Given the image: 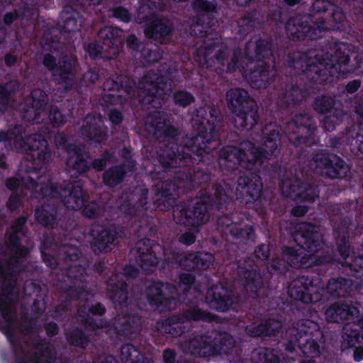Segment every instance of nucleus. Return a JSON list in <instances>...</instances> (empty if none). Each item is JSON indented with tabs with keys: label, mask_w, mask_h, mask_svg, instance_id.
Returning <instances> with one entry per match:
<instances>
[{
	"label": "nucleus",
	"mask_w": 363,
	"mask_h": 363,
	"mask_svg": "<svg viewBox=\"0 0 363 363\" xmlns=\"http://www.w3.org/2000/svg\"><path fill=\"white\" fill-rule=\"evenodd\" d=\"M358 129L360 133L352 138L347 145L351 152L357 156L363 154V118L359 121Z\"/></svg>",
	"instance_id": "a19ab883"
},
{
	"label": "nucleus",
	"mask_w": 363,
	"mask_h": 363,
	"mask_svg": "<svg viewBox=\"0 0 363 363\" xmlns=\"http://www.w3.org/2000/svg\"><path fill=\"white\" fill-rule=\"evenodd\" d=\"M121 358L123 363H154L152 358H149L132 344H123L121 347Z\"/></svg>",
	"instance_id": "2f4dec72"
},
{
	"label": "nucleus",
	"mask_w": 363,
	"mask_h": 363,
	"mask_svg": "<svg viewBox=\"0 0 363 363\" xmlns=\"http://www.w3.org/2000/svg\"><path fill=\"white\" fill-rule=\"evenodd\" d=\"M331 12L330 15L329 21L333 23L335 25L331 28L333 30H346L345 24L347 23L345 21L346 16L342 11V8L336 6L333 3V8L330 11ZM330 28L327 32H329Z\"/></svg>",
	"instance_id": "ea45409f"
},
{
	"label": "nucleus",
	"mask_w": 363,
	"mask_h": 363,
	"mask_svg": "<svg viewBox=\"0 0 363 363\" xmlns=\"http://www.w3.org/2000/svg\"><path fill=\"white\" fill-rule=\"evenodd\" d=\"M220 111L215 106H203L196 109L192 121L196 135L186 138L182 145L168 143L157 153L158 164H154L150 171L152 179H162L165 173L172 172V180H165L156 193L152 207L148 206L147 195L143 194L135 204L123 205L125 216L131 223L130 228L140 239L135 245L137 262L145 272L156 270L164 247L149 238H155L157 231V218L152 211H167L172 208L179 196V188L187 186L195 189L208 184L219 172L210 151L212 142L219 140L216 126L222 121ZM149 131L158 139L169 142L178 139L179 129L170 122L164 111L150 113L146 118Z\"/></svg>",
	"instance_id": "f03ea898"
},
{
	"label": "nucleus",
	"mask_w": 363,
	"mask_h": 363,
	"mask_svg": "<svg viewBox=\"0 0 363 363\" xmlns=\"http://www.w3.org/2000/svg\"><path fill=\"white\" fill-rule=\"evenodd\" d=\"M67 164L75 169L78 172H82L86 169V162L78 155H76L74 158H70L67 162Z\"/></svg>",
	"instance_id": "09e8293b"
},
{
	"label": "nucleus",
	"mask_w": 363,
	"mask_h": 363,
	"mask_svg": "<svg viewBox=\"0 0 363 363\" xmlns=\"http://www.w3.org/2000/svg\"><path fill=\"white\" fill-rule=\"evenodd\" d=\"M293 237L301 248L283 246L282 259L272 258L267 265L266 269L269 276L263 277L266 279H272L274 275H284L288 271V267L308 269L313 266L322 267L335 263V259L331 255L318 257L313 255L320 250L325 245L323 235L316 225L311 223H298L295 227Z\"/></svg>",
	"instance_id": "423d86ee"
},
{
	"label": "nucleus",
	"mask_w": 363,
	"mask_h": 363,
	"mask_svg": "<svg viewBox=\"0 0 363 363\" xmlns=\"http://www.w3.org/2000/svg\"><path fill=\"white\" fill-rule=\"evenodd\" d=\"M138 269L132 264H125L122 273H113L106 281L107 294L116 308L127 306L128 299V284L124 277L135 279L138 276Z\"/></svg>",
	"instance_id": "f3484780"
},
{
	"label": "nucleus",
	"mask_w": 363,
	"mask_h": 363,
	"mask_svg": "<svg viewBox=\"0 0 363 363\" xmlns=\"http://www.w3.org/2000/svg\"><path fill=\"white\" fill-rule=\"evenodd\" d=\"M178 241L183 245L189 246L195 242L196 235L191 231L185 232L178 237Z\"/></svg>",
	"instance_id": "8fccbe9b"
},
{
	"label": "nucleus",
	"mask_w": 363,
	"mask_h": 363,
	"mask_svg": "<svg viewBox=\"0 0 363 363\" xmlns=\"http://www.w3.org/2000/svg\"><path fill=\"white\" fill-rule=\"evenodd\" d=\"M176 358V352L174 350L166 349L163 352L164 363H174Z\"/></svg>",
	"instance_id": "5fc2aeb1"
},
{
	"label": "nucleus",
	"mask_w": 363,
	"mask_h": 363,
	"mask_svg": "<svg viewBox=\"0 0 363 363\" xmlns=\"http://www.w3.org/2000/svg\"><path fill=\"white\" fill-rule=\"evenodd\" d=\"M107 114L108 120L114 125H120L124 118L122 112L116 108H110Z\"/></svg>",
	"instance_id": "de8ad7c7"
},
{
	"label": "nucleus",
	"mask_w": 363,
	"mask_h": 363,
	"mask_svg": "<svg viewBox=\"0 0 363 363\" xmlns=\"http://www.w3.org/2000/svg\"><path fill=\"white\" fill-rule=\"evenodd\" d=\"M260 18V11L256 8H252L245 12L237 21L238 34L247 35L254 30L255 25Z\"/></svg>",
	"instance_id": "7c9ffc66"
},
{
	"label": "nucleus",
	"mask_w": 363,
	"mask_h": 363,
	"mask_svg": "<svg viewBox=\"0 0 363 363\" xmlns=\"http://www.w3.org/2000/svg\"><path fill=\"white\" fill-rule=\"evenodd\" d=\"M106 309L99 303L92 305V316L104 315ZM113 329L117 338L120 340L135 338L141 330V317L137 314H118L113 320H97L92 317V331L99 328Z\"/></svg>",
	"instance_id": "ddd939ff"
},
{
	"label": "nucleus",
	"mask_w": 363,
	"mask_h": 363,
	"mask_svg": "<svg viewBox=\"0 0 363 363\" xmlns=\"http://www.w3.org/2000/svg\"><path fill=\"white\" fill-rule=\"evenodd\" d=\"M362 84L360 79H353L350 81L345 86V91L348 94H354L358 91Z\"/></svg>",
	"instance_id": "864d4df0"
},
{
	"label": "nucleus",
	"mask_w": 363,
	"mask_h": 363,
	"mask_svg": "<svg viewBox=\"0 0 363 363\" xmlns=\"http://www.w3.org/2000/svg\"><path fill=\"white\" fill-rule=\"evenodd\" d=\"M240 267L238 273L245 281V290L255 303L246 311L245 317L250 323L245 327L246 333L252 337L276 336L282 327L281 322L267 318L277 313L296 314L295 304L308 305L316 301L314 295L318 292L320 278L313 275H300L289 284L287 294L290 298L279 294L270 279H266L253 268Z\"/></svg>",
	"instance_id": "7ed1b4c3"
},
{
	"label": "nucleus",
	"mask_w": 363,
	"mask_h": 363,
	"mask_svg": "<svg viewBox=\"0 0 363 363\" xmlns=\"http://www.w3.org/2000/svg\"><path fill=\"white\" fill-rule=\"evenodd\" d=\"M50 119L56 125H60L65 123V118L62 114L57 109H52L50 113Z\"/></svg>",
	"instance_id": "603ef678"
},
{
	"label": "nucleus",
	"mask_w": 363,
	"mask_h": 363,
	"mask_svg": "<svg viewBox=\"0 0 363 363\" xmlns=\"http://www.w3.org/2000/svg\"><path fill=\"white\" fill-rule=\"evenodd\" d=\"M342 339L341 348L342 351L363 343V320L345 324L342 329Z\"/></svg>",
	"instance_id": "a878e982"
},
{
	"label": "nucleus",
	"mask_w": 363,
	"mask_h": 363,
	"mask_svg": "<svg viewBox=\"0 0 363 363\" xmlns=\"http://www.w3.org/2000/svg\"><path fill=\"white\" fill-rule=\"evenodd\" d=\"M174 259L182 269L191 272L207 269L211 264L213 257L209 252L186 251L177 252Z\"/></svg>",
	"instance_id": "412c9836"
},
{
	"label": "nucleus",
	"mask_w": 363,
	"mask_h": 363,
	"mask_svg": "<svg viewBox=\"0 0 363 363\" xmlns=\"http://www.w3.org/2000/svg\"><path fill=\"white\" fill-rule=\"evenodd\" d=\"M323 43L327 51L289 52L286 56L284 65L296 70L298 77L281 79L277 109L272 113L274 121L262 130L264 146L245 140L239 146L225 145L218 152L217 162L223 174L216 182L224 179L233 189L235 186L236 200L259 215L264 213L269 201L264 196L262 180L256 171L265 160L280 154L279 131L295 147L308 145L316 130L314 118L305 112L291 116L311 93L320 90L319 85L332 84L352 72L347 43L333 41V38H325Z\"/></svg>",
	"instance_id": "f257e3e1"
},
{
	"label": "nucleus",
	"mask_w": 363,
	"mask_h": 363,
	"mask_svg": "<svg viewBox=\"0 0 363 363\" xmlns=\"http://www.w3.org/2000/svg\"><path fill=\"white\" fill-rule=\"evenodd\" d=\"M106 166V162L101 158L92 160V169H97L98 171H102L104 169Z\"/></svg>",
	"instance_id": "052dcab7"
},
{
	"label": "nucleus",
	"mask_w": 363,
	"mask_h": 363,
	"mask_svg": "<svg viewBox=\"0 0 363 363\" xmlns=\"http://www.w3.org/2000/svg\"><path fill=\"white\" fill-rule=\"evenodd\" d=\"M279 188L282 194L296 202L313 203L319 197L318 184L308 177V170L301 164H294L291 177L281 179Z\"/></svg>",
	"instance_id": "f8f14e48"
},
{
	"label": "nucleus",
	"mask_w": 363,
	"mask_h": 363,
	"mask_svg": "<svg viewBox=\"0 0 363 363\" xmlns=\"http://www.w3.org/2000/svg\"><path fill=\"white\" fill-rule=\"evenodd\" d=\"M253 363H284L278 354V352L269 347L255 349L251 355Z\"/></svg>",
	"instance_id": "c9c22d12"
},
{
	"label": "nucleus",
	"mask_w": 363,
	"mask_h": 363,
	"mask_svg": "<svg viewBox=\"0 0 363 363\" xmlns=\"http://www.w3.org/2000/svg\"><path fill=\"white\" fill-rule=\"evenodd\" d=\"M21 183L22 185L23 184L28 187L30 186V184L26 180V178H23V181L22 182H20L17 179H10L7 182V186L11 189H15L16 187L20 186Z\"/></svg>",
	"instance_id": "4d7b16f0"
},
{
	"label": "nucleus",
	"mask_w": 363,
	"mask_h": 363,
	"mask_svg": "<svg viewBox=\"0 0 363 363\" xmlns=\"http://www.w3.org/2000/svg\"><path fill=\"white\" fill-rule=\"evenodd\" d=\"M308 208L305 206H297L291 209V214L295 217H301L306 214Z\"/></svg>",
	"instance_id": "13d9d810"
},
{
	"label": "nucleus",
	"mask_w": 363,
	"mask_h": 363,
	"mask_svg": "<svg viewBox=\"0 0 363 363\" xmlns=\"http://www.w3.org/2000/svg\"><path fill=\"white\" fill-rule=\"evenodd\" d=\"M353 107L354 113L359 116V118H363V100L355 99L353 102Z\"/></svg>",
	"instance_id": "6e6d98bb"
},
{
	"label": "nucleus",
	"mask_w": 363,
	"mask_h": 363,
	"mask_svg": "<svg viewBox=\"0 0 363 363\" xmlns=\"http://www.w3.org/2000/svg\"><path fill=\"white\" fill-rule=\"evenodd\" d=\"M333 8V3L329 0H314L311 6V14L309 16H296L290 17L285 24V30L288 38L293 41L305 40H322L329 30L325 19L320 16L315 22L311 18L312 14L326 13Z\"/></svg>",
	"instance_id": "1a4fd4ad"
},
{
	"label": "nucleus",
	"mask_w": 363,
	"mask_h": 363,
	"mask_svg": "<svg viewBox=\"0 0 363 363\" xmlns=\"http://www.w3.org/2000/svg\"><path fill=\"white\" fill-rule=\"evenodd\" d=\"M128 77L122 74H113L108 77L103 84L104 90L107 91H123L125 93H129Z\"/></svg>",
	"instance_id": "e433bc0d"
},
{
	"label": "nucleus",
	"mask_w": 363,
	"mask_h": 363,
	"mask_svg": "<svg viewBox=\"0 0 363 363\" xmlns=\"http://www.w3.org/2000/svg\"><path fill=\"white\" fill-rule=\"evenodd\" d=\"M96 202L92 200V220L95 218V209L94 205ZM94 223L92 222V226ZM117 238L116 233L110 230H101L96 238L94 237V229L92 228V252L95 251L94 247H97L101 252L106 253L112 250L111 245Z\"/></svg>",
	"instance_id": "bb28decb"
},
{
	"label": "nucleus",
	"mask_w": 363,
	"mask_h": 363,
	"mask_svg": "<svg viewBox=\"0 0 363 363\" xmlns=\"http://www.w3.org/2000/svg\"><path fill=\"white\" fill-rule=\"evenodd\" d=\"M228 106L235 115V126L240 130H250L259 119L258 106L248 91L242 88L231 89L226 93Z\"/></svg>",
	"instance_id": "9b49d317"
},
{
	"label": "nucleus",
	"mask_w": 363,
	"mask_h": 363,
	"mask_svg": "<svg viewBox=\"0 0 363 363\" xmlns=\"http://www.w3.org/2000/svg\"><path fill=\"white\" fill-rule=\"evenodd\" d=\"M44 64L47 67L52 69L54 64L53 57L50 55H46L44 58Z\"/></svg>",
	"instance_id": "774afa93"
},
{
	"label": "nucleus",
	"mask_w": 363,
	"mask_h": 363,
	"mask_svg": "<svg viewBox=\"0 0 363 363\" xmlns=\"http://www.w3.org/2000/svg\"><path fill=\"white\" fill-rule=\"evenodd\" d=\"M112 14L114 18L124 23H128L132 19V15L129 11L121 6L113 8Z\"/></svg>",
	"instance_id": "a18cd8bd"
},
{
	"label": "nucleus",
	"mask_w": 363,
	"mask_h": 363,
	"mask_svg": "<svg viewBox=\"0 0 363 363\" xmlns=\"http://www.w3.org/2000/svg\"><path fill=\"white\" fill-rule=\"evenodd\" d=\"M135 21L138 24L144 23V34L147 39L160 43L173 31V26L167 18L152 11L145 13L144 7L138 8Z\"/></svg>",
	"instance_id": "a211bd4d"
},
{
	"label": "nucleus",
	"mask_w": 363,
	"mask_h": 363,
	"mask_svg": "<svg viewBox=\"0 0 363 363\" xmlns=\"http://www.w3.org/2000/svg\"><path fill=\"white\" fill-rule=\"evenodd\" d=\"M254 255L257 260L265 262L267 263L266 265H267L271 262V260L269 261V257L270 255V249L268 245L262 243L257 246L254 250ZM249 266H252L253 268L256 269V270H257V272L260 273L262 277L264 276L266 277L267 276H269V274H267V271L266 269L267 266H265V267L264 268L263 274H262L260 269L257 267V266L254 264L253 260L250 259H245L244 260L242 264H238L237 268V274L240 279H241L244 287L245 281L240 276L238 271L240 267H250Z\"/></svg>",
	"instance_id": "c85d7f7f"
},
{
	"label": "nucleus",
	"mask_w": 363,
	"mask_h": 363,
	"mask_svg": "<svg viewBox=\"0 0 363 363\" xmlns=\"http://www.w3.org/2000/svg\"><path fill=\"white\" fill-rule=\"evenodd\" d=\"M349 7L353 23L348 25L347 33L363 45V0H352Z\"/></svg>",
	"instance_id": "b1692460"
},
{
	"label": "nucleus",
	"mask_w": 363,
	"mask_h": 363,
	"mask_svg": "<svg viewBox=\"0 0 363 363\" xmlns=\"http://www.w3.org/2000/svg\"><path fill=\"white\" fill-rule=\"evenodd\" d=\"M175 287L169 282L154 281L145 289V297L149 305L160 312L170 311L175 298L173 294Z\"/></svg>",
	"instance_id": "6ab92c4d"
},
{
	"label": "nucleus",
	"mask_w": 363,
	"mask_h": 363,
	"mask_svg": "<svg viewBox=\"0 0 363 363\" xmlns=\"http://www.w3.org/2000/svg\"><path fill=\"white\" fill-rule=\"evenodd\" d=\"M162 50L156 44L147 43L139 51V60L144 67L150 66L157 62L162 57Z\"/></svg>",
	"instance_id": "473e14b6"
},
{
	"label": "nucleus",
	"mask_w": 363,
	"mask_h": 363,
	"mask_svg": "<svg viewBox=\"0 0 363 363\" xmlns=\"http://www.w3.org/2000/svg\"><path fill=\"white\" fill-rule=\"evenodd\" d=\"M337 97L335 95L320 94L317 96L313 103V109L318 114L332 113L338 109L336 108Z\"/></svg>",
	"instance_id": "f704fd0d"
},
{
	"label": "nucleus",
	"mask_w": 363,
	"mask_h": 363,
	"mask_svg": "<svg viewBox=\"0 0 363 363\" xmlns=\"http://www.w3.org/2000/svg\"><path fill=\"white\" fill-rule=\"evenodd\" d=\"M35 96H37V92L32 93L33 98V104L32 106L26 110L25 114L23 116L24 118L27 121H33L37 118V115L39 113H37V106L40 104V101L36 100Z\"/></svg>",
	"instance_id": "49530a36"
},
{
	"label": "nucleus",
	"mask_w": 363,
	"mask_h": 363,
	"mask_svg": "<svg viewBox=\"0 0 363 363\" xmlns=\"http://www.w3.org/2000/svg\"><path fill=\"white\" fill-rule=\"evenodd\" d=\"M333 114L325 116L320 121L322 128L325 131H333L337 125L340 124L345 118L346 113L343 109H337Z\"/></svg>",
	"instance_id": "58836bf2"
},
{
	"label": "nucleus",
	"mask_w": 363,
	"mask_h": 363,
	"mask_svg": "<svg viewBox=\"0 0 363 363\" xmlns=\"http://www.w3.org/2000/svg\"><path fill=\"white\" fill-rule=\"evenodd\" d=\"M65 202L67 208L73 210H77L84 205V199L79 193L69 194Z\"/></svg>",
	"instance_id": "c03bdc74"
},
{
	"label": "nucleus",
	"mask_w": 363,
	"mask_h": 363,
	"mask_svg": "<svg viewBox=\"0 0 363 363\" xmlns=\"http://www.w3.org/2000/svg\"><path fill=\"white\" fill-rule=\"evenodd\" d=\"M330 221L337 227L335 243L340 256L345 260L351 257V262H345L348 275L354 279L338 277L328 280L325 291L333 298H340L355 289L363 294V250L355 252L350 240L352 231L358 228L353 220L354 211L350 203H337L331 206Z\"/></svg>",
	"instance_id": "20e7f679"
},
{
	"label": "nucleus",
	"mask_w": 363,
	"mask_h": 363,
	"mask_svg": "<svg viewBox=\"0 0 363 363\" xmlns=\"http://www.w3.org/2000/svg\"><path fill=\"white\" fill-rule=\"evenodd\" d=\"M359 313V308L345 302L337 301L330 305L325 311V319L330 323H341Z\"/></svg>",
	"instance_id": "5701e85b"
},
{
	"label": "nucleus",
	"mask_w": 363,
	"mask_h": 363,
	"mask_svg": "<svg viewBox=\"0 0 363 363\" xmlns=\"http://www.w3.org/2000/svg\"><path fill=\"white\" fill-rule=\"evenodd\" d=\"M308 166L314 173L330 179H342L350 171L343 158L326 149L314 151L308 160Z\"/></svg>",
	"instance_id": "dca6fc26"
},
{
	"label": "nucleus",
	"mask_w": 363,
	"mask_h": 363,
	"mask_svg": "<svg viewBox=\"0 0 363 363\" xmlns=\"http://www.w3.org/2000/svg\"><path fill=\"white\" fill-rule=\"evenodd\" d=\"M256 237L255 229L251 225H242L238 222L230 230L225 238L233 243L226 245L223 252V263L226 265L238 262V246L235 243L247 244L254 242Z\"/></svg>",
	"instance_id": "aec40b11"
},
{
	"label": "nucleus",
	"mask_w": 363,
	"mask_h": 363,
	"mask_svg": "<svg viewBox=\"0 0 363 363\" xmlns=\"http://www.w3.org/2000/svg\"><path fill=\"white\" fill-rule=\"evenodd\" d=\"M98 41H92V58L99 54L101 58L113 60L118 57L125 43L127 48L139 52L144 44L134 35H130L125 40V32L113 26H105L97 33Z\"/></svg>",
	"instance_id": "9d476101"
},
{
	"label": "nucleus",
	"mask_w": 363,
	"mask_h": 363,
	"mask_svg": "<svg viewBox=\"0 0 363 363\" xmlns=\"http://www.w3.org/2000/svg\"><path fill=\"white\" fill-rule=\"evenodd\" d=\"M286 335L289 339L285 343V350L293 352L297 347L302 355L308 358L319 357L320 346L325 343V334L320 325L307 318L294 322Z\"/></svg>",
	"instance_id": "6e6552de"
},
{
	"label": "nucleus",
	"mask_w": 363,
	"mask_h": 363,
	"mask_svg": "<svg viewBox=\"0 0 363 363\" xmlns=\"http://www.w3.org/2000/svg\"><path fill=\"white\" fill-rule=\"evenodd\" d=\"M235 4L239 7H247L249 6L252 2L255 0H234Z\"/></svg>",
	"instance_id": "69168bd1"
},
{
	"label": "nucleus",
	"mask_w": 363,
	"mask_h": 363,
	"mask_svg": "<svg viewBox=\"0 0 363 363\" xmlns=\"http://www.w3.org/2000/svg\"><path fill=\"white\" fill-rule=\"evenodd\" d=\"M96 202L92 200V220L95 218V209L94 205ZM94 223L92 222V226ZM117 238L116 233L110 230H101L96 238L94 237V229L92 228V252L95 251L94 247H97L101 252L106 253L112 250L111 245Z\"/></svg>",
	"instance_id": "cd10ccee"
},
{
	"label": "nucleus",
	"mask_w": 363,
	"mask_h": 363,
	"mask_svg": "<svg viewBox=\"0 0 363 363\" xmlns=\"http://www.w3.org/2000/svg\"><path fill=\"white\" fill-rule=\"evenodd\" d=\"M353 359L355 362H361L363 359V347H354Z\"/></svg>",
	"instance_id": "680f3d73"
},
{
	"label": "nucleus",
	"mask_w": 363,
	"mask_h": 363,
	"mask_svg": "<svg viewBox=\"0 0 363 363\" xmlns=\"http://www.w3.org/2000/svg\"><path fill=\"white\" fill-rule=\"evenodd\" d=\"M172 99L175 105L183 108L189 106L195 101L194 96L184 89L175 91L172 95Z\"/></svg>",
	"instance_id": "79ce46f5"
},
{
	"label": "nucleus",
	"mask_w": 363,
	"mask_h": 363,
	"mask_svg": "<svg viewBox=\"0 0 363 363\" xmlns=\"http://www.w3.org/2000/svg\"><path fill=\"white\" fill-rule=\"evenodd\" d=\"M70 71L71 68L69 66L65 67L63 69L61 67L57 68L54 70V75L56 77L59 76L60 78L64 79L65 77H63V74L70 75Z\"/></svg>",
	"instance_id": "e2e57ef3"
},
{
	"label": "nucleus",
	"mask_w": 363,
	"mask_h": 363,
	"mask_svg": "<svg viewBox=\"0 0 363 363\" xmlns=\"http://www.w3.org/2000/svg\"><path fill=\"white\" fill-rule=\"evenodd\" d=\"M233 187L231 184L224 179L216 182L210 192H201L199 200L193 206L186 203L177 206V223L186 227L198 228L208 220L209 211L217 210L221 213L217 216V229L227 237L230 230L235 225L238 220V211H231L235 201H233Z\"/></svg>",
	"instance_id": "39448f33"
},
{
	"label": "nucleus",
	"mask_w": 363,
	"mask_h": 363,
	"mask_svg": "<svg viewBox=\"0 0 363 363\" xmlns=\"http://www.w3.org/2000/svg\"><path fill=\"white\" fill-rule=\"evenodd\" d=\"M172 84L170 72L162 74L149 71L139 81V88L143 94L142 104L153 108H161L172 91Z\"/></svg>",
	"instance_id": "4468645a"
},
{
	"label": "nucleus",
	"mask_w": 363,
	"mask_h": 363,
	"mask_svg": "<svg viewBox=\"0 0 363 363\" xmlns=\"http://www.w3.org/2000/svg\"><path fill=\"white\" fill-rule=\"evenodd\" d=\"M103 100L105 103H109L113 104L116 101V98L113 94H108L103 96Z\"/></svg>",
	"instance_id": "338daca9"
},
{
	"label": "nucleus",
	"mask_w": 363,
	"mask_h": 363,
	"mask_svg": "<svg viewBox=\"0 0 363 363\" xmlns=\"http://www.w3.org/2000/svg\"><path fill=\"white\" fill-rule=\"evenodd\" d=\"M356 226L358 228L357 231L353 230L352 234L354 235V236L358 235V242L360 245V247H362V250H363V228L359 230V225L356 224Z\"/></svg>",
	"instance_id": "0e129e2a"
},
{
	"label": "nucleus",
	"mask_w": 363,
	"mask_h": 363,
	"mask_svg": "<svg viewBox=\"0 0 363 363\" xmlns=\"http://www.w3.org/2000/svg\"><path fill=\"white\" fill-rule=\"evenodd\" d=\"M273 57L272 41L271 39L258 38L255 42L249 40L245 43L244 52L239 48L234 49L229 60V51L226 47L224 65L216 60H210L211 63L218 64V67H226V72L233 73L237 69L248 75L251 86L256 89L268 87L273 79L269 76L270 65L264 61Z\"/></svg>",
	"instance_id": "0eeeda50"
},
{
	"label": "nucleus",
	"mask_w": 363,
	"mask_h": 363,
	"mask_svg": "<svg viewBox=\"0 0 363 363\" xmlns=\"http://www.w3.org/2000/svg\"><path fill=\"white\" fill-rule=\"evenodd\" d=\"M195 279V276L189 273H182L179 276V284L184 285L186 289H189L193 285Z\"/></svg>",
	"instance_id": "3c124183"
},
{
	"label": "nucleus",
	"mask_w": 363,
	"mask_h": 363,
	"mask_svg": "<svg viewBox=\"0 0 363 363\" xmlns=\"http://www.w3.org/2000/svg\"><path fill=\"white\" fill-rule=\"evenodd\" d=\"M28 147H23V149L31 150L32 157L35 155L38 156V160H44L45 158V150L47 149V142L45 140L40 139V136L28 137L26 141H23Z\"/></svg>",
	"instance_id": "4c0bfd02"
},
{
	"label": "nucleus",
	"mask_w": 363,
	"mask_h": 363,
	"mask_svg": "<svg viewBox=\"0 0 363 363\" xmlns=\"http://www.w3.org/2000/svg\"><path fill=\"white\" fill-rule=\"evenodd\" d=\"M235 345L236 340L233 335L227 332H219L213 337L199 335L190 339L187 348L194 356L215 357L229 354Z\"/></svg>",
	"instance_id": "2eb2a0df"
},
{
	"label": "nucleus",
	"mask_w": 363,
	"mask_h": 363,
	"mask_svg": "<svg viewBox=\"0 0 363 363\" xmlns=\"http://www.w3.org/2000/svg\"><path fill=\"white\" fill-rule=\"evenodd\" d=\"M185 323L190 322H203L211 323L216 321L217 316L211 312L200 308L197 306H189L179 313Z\"/></svg>",
	"instance_id": "c756f323"
},
{
	"label": "nucleus",
	"mask_w": 363,
	"mask_h": 363,
	"mask_svg": "<svg viewBox=\"0 0 363 363\" xmlns=\"http://www.w3.org/2000/svg\"><path fill=\"white\" fill-rule=\"evenodd\" d=\"M179 313L172 314L168 318L157 323V329L161 333L170 337H178L186 331L187 327Z\"/></svg>",
	"instance_id": "393cba45"
},
{
	"label": "nucleus",
	"mask_w": 363,
	"mask_h": 363,
	"mask_svg": "<svg viewBox=\"0 0 363 363\" xmlns=\"http://www.w3.org/2000/svg\"><path fill=\"white\" fill-rule=\"evenodd\" d=\"M328 146L333 148H339L342 145V140L337 136L330 137L327 142Z\"/></svg>",
	"instance_id": "bf43d9fd"
},
{
	"label": "nucleus",
	"mask_w": 363,
	"mask_h": 363,
	"mask_svg": "<svg viewBox=\"0 0 363 363\" xmlns=\"http://www.w3.org/2000/svg\"><path fill=\"white\" fill-rule=\"evenodd\" d=\"M235 303L233 291L223 286L211 289V299L208 302L211 308L218 312H228Z\"/></svg>",
	"instance_id": "4be33fe9"
},
{
	"label": "nucleus",
	"mask_w": 363,
	"mask_h": 363,
	"mask_svg": "<svg viewBox=\"0 0 363 363\" xmlns=\"http://www.w3.org/2000/svg\"><path fill=\"white\" fill-rule=\"evenodd\" d=\"M166 6L164 0H147L146 3L140 7H144V13H148L151 11L155 13V11H164Z\"/></svg>",
	"instance_id": "37998d69"
},
{
	"label": "nucleus",
	"mask_w": 363,
	"mask_h": 363,
	"mask_svg": "<svg viewBox=\"0 0 363 363\" xmlns=\"http://www.w3.org/2000/svg\"><path fill=\"white\" fill-rule=\"evenodd\" d=\"M126 174L125 164L111 166L103 174V182L106 186L115 187L123 182Z\"/></svg>",
	"instance_id": "72a5a7b5"
}]
</instances>
